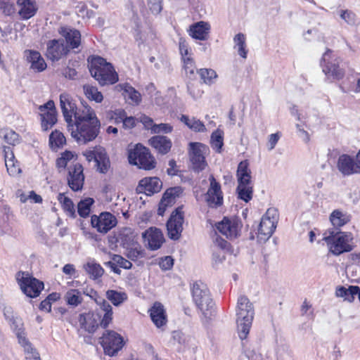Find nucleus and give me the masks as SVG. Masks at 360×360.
Returning a JSON list of instances; mask_svg holds the SVG:
<instances>
[{
  "mask_svg": "<svg viewBox=\"0 0 360 360\" xmlns=\"http://www.w3.org/2000/svg\"><path fill=\"white\" fill-rule=\"evenodd\" d=\"M89 296L93 298L98 307L96 312L89 311L81 314L79 316V323L81 328L89 333L96 331L99 326L103 328L108 327L112 321V307L104 298L100 297L97 292L91 290Z\"/></svg>",
  "mask_w": 360,
  "mask_h": 360,
  "instance_id": "1",
  "label": "nucleus"
},
{
  "mask_svg": "<svg viewBox=\"0 0 360 360\" xmlns=\"http://www.w3.org/2000/svg\"><path fill=\"white\" fill-rule=\"evenodd\" d=\"M329 252L335 256L352 251L355 247L354 236L351 232L341 231L336 229H328L323 233Z\"/></svg>",
  "mask_w": 360,
  "mask_h": 360,
  "instance_id": "2",
  "label": "nucleus"
},
{
  "mask_svg": "<svg viewBox=\"0 0 360 360\" xmlns=\"http://www.w3.org/2000/svg\"><path fill=\"white\" fill-rule=\"evenodd\" d=\"M89 69L91 76L101 86L114 84L118 81V75L112 65L100 56L88 58Z\"/></svg>",
  "mask_w": 360,
  "mask_h": 360,
  "instance_id": "3",
  "label": "nucleus"
},
{
  "mask_svg": "<svg viewBox=\"0 0 360 360\" xmlns=\"http://www.w3.org/2000/svg\"><path fill=\"white\" fill-rule=\"evenodd\" d=\"M193 300L198 309L205 316L212 315L214 302L207 285L201 282H195L191 288Z\"/></svg>",
  "mask_w": 360,
  "mask_h": 360,
  "instance_id": "4",
  "label": "nucleus"
},
{
  "mask_svg": "<svg viewBox=\"0 0 360 360\" xmlns=\"http://www.w3.org/2000/svg\"><path fill=\"white\" fill-rule=\"evenodd\" d=\"M342 59L333 54L331 49H327L322 56L320 65L327 79L340 80L345 75L341 67Z\"/></svg>",
  "mask_w": 360,
  "mask_h": 360,
  "instance_id": "5",
  "label": "nucleus"
},
{
  "mask_svg": "<svg viewBox=\"0 0 360 360\" xmlns=\"http://www.w3.org/2000/svg\"><path fill=\"white\" fill-rule=\"evenodd\" d=\"M72 137L80 144H85L94 141L100 132L101 124L94 122L92 124H74L68 125Z\"/></svg>",
  "mask_w": 360,
  "mask_h": 360,
  "instance_id": "6",
  "label": "nucleus"
},
{
  "mask_svg": "<svg viewBox=\"0 0 360 360\" xmlns=\"http://www.w3.org/2000/svg\"><path fill=\"white\" fill-rule=\"evenodd\" d=\"M128 159L131 165H136L141 169L150 170L155 167V159L149 149L140 143L129 150Z\"/></svg>",
  "mask_w": 360,
  "mask_h": 360,
  "instance_id": "7",
  "label": "nucleus"
},
{
  "mask_svg": "<svg viewBox=\"0 0 360 360\" xmlns=\"http://www.w3.org/2000/svg\"><path fill=\"white\" fill-rule=\"evenodd\" d=\"M278 220L276 209L269 208L262 217L258 227L257 238L259 241H266L274 233Z\"/></svg>",
  "mask_w": 360,
  "mask_h": 360,
  "instance_id": "8",
  "label": "nucleus"
},
{
  "mask_svg": "<svg viewBox=\"0 0 360 360\" xmlns=\"http://www.w3.org/2000/svg\"><path fill=\"white\" fill-rule=\"evenodd\" d=\"M18 283L22 292L26 296L35 298L40 295L44 289V283L38 279L30 276L28 274L19 272L17 276Z\"/></svg>",
  "mask_w": 360,
  "mask_h": 360,
  "instance_id": "9",
  "label": "nucleus"
},
{
  "mask_svg": "<svg viewBox=\"0 0 360 360\" xmlns=\"http://www.w3.org/2000/svg\"><path fill=\"white\" fill-rule=\"evenodd\" d=\"M101 339L105 354L110 356L117 354L124 345L123 338L114 330H106Z\"/></svg>",
  "mask_w": 360,
  "mask_h": 360,
  "instance_id": "10",
  "label": "nucleus"
},
{
  "mask_svg": "<svg viewBox=\"0 0 360 360\" xmlns=\"http://www.w3.org/2000/svg\"><path fill=\"white\" fill-rule=\"evenodd\" d=\"M209 181L210 186L205 193V201L209 207L217 209L222 206L224 203V195L221 184L212 174L210 175Z\"/></svg>",
  "mask_w": 360,
  "mask_h": 360,
  "instance_id": "11",
  "label": "nucleus"
},
{
  "mask_svg": "<svg viewBox=\"0 0 360 360\" xmlns=\"http://www.w3.org/2000/svg\"><path fill=\"white\" fill-rule=\"evenodd\" d=\"M207 149V147L203 143H189L188 153L194 171L199 172L205 168L207 164L205 153Z\"/></svg>",
  "mask_w": 360,
  "mask_h": 360,
  "instance_id": "12",
  "label": "nucleus"
},
{
  "mask_svg": "<svg viewBox=\"0 0 360 360\" xmlns=\"http://www.w3.org/2000/svg\"><path fill=\"white\" fill-rule=\"evenodd\" d=\"M184 212L181 207H178L172 213L167 222L168 237L174 240L179 239L183 231Z\"/></svg>",
  "mask_w": 360,
  "mask_h": 360,
  "instance_id": "13",
  "label": "nucleus"
},
{
  "mask_svg": "<svg viewBox=\"0 0 360 360\" xmlns=\"http://www.w3.org/2000/svg\"><path fill=\"white\" fill-rule=\"evenodd\" d=\"M254 315V308H249V311H245L242 309L236 312L237 332L241 340L247 338L252 326Z\"/></svg>",
  "mask_w": 360,
  "mask_h": 360,
  "instance_id": "14",
  "label": "nucleus"
},
{
  "mask_svg": "<svg viewBox=\"0 0 360 360\" xmlns=\"http://www.w3.org/2000/svg\"><path fill=\"white\" fill-rule=\"evenodd\" d=\"M117 222L116 217L108 212H102L99 216L94 214L91 218L92 227L101 233H107L116 226Z\"/></svg>",
  "mask_w": 360,
  "mask_h": 360,
  "instance_id": "15",
  "label": "nucleus"
},
{
  "mask_svg": "<svg viewBox=\"0 0 360 360\" xmlns=\"http://www.w3.org/2000/svg\"><path fill=\"white\" fill-rule=\"evenodd\" d=\"M41 116V128L44 131H48L51 129L57 122V113L54 102L49 101L44 105L39 107Z\"/></svg>",
  "mask_w": 360,
  "mask_h": 360,
  "instance_id": "16",
  "label": "nucleus"
},
{
  "mask_svg": "<svg viewBox=\"0 0 360 360\" xmlns=\"http://www.w3.org/2000/svg\"><path fill=\"white\" fill-rule=\"evenodd\" d=\"M337 168L345 176L360 174V163L357 162L354 158L347 154L339 156Z\"/></svg>",
  "mask_w": 360,
  "mask_h": 360,
  "instance_id": "17",
  "label": "nucleus"
},
{
  "mask_svg": "<svg viewBox=\"0 0 360 360\" xmlns=\"http://www.w3.org/2000/svg\"><path fill=\"white\" fill-rule=\"evenodd\" d=\"M69 53L63 39H51L46 43V56L51 61H58Z\"/></svg>",
  "mask_w": 360,
  "mask_h": 360,
  "instance_id": "18",
  "label": "nucleus"
},
{
  "mask_svg": "<svg viewBox=\"0 0 360 360\" xmlns=\"http://www.w3.org/2000/svg\"><path fill=\"white\" fill-rule=\"evenodd\" d=\"M84 176L81 164L76 162L68 167V184L74 191H78L83 187Z\"/></svg>",
  "mask_w": 360,
  "mask_h": 360,
  "instance_id": "19",
  "label": "nucleus"
},
{
  "mask_svg": "<svg viewBox=\"0 0 360 360\" xmlns=\"http://www.w3.org/2000/svg\"><path fill=\"white\" fill-rule=\"evenodd\" d=\"M217 229L226 238L233 239L238 237L241 224L237 219H229L224 217L216 224Z\"/></svg>",
  "mask_w": 360,
  "mask_h": 360,
  "instance_id": "20",
  "label": "nucleus"
},
{
  "mask_svg": "<svg viewBox=\"0 0 360 360\" xmlns=\"http://www.w3.org/2000/svg\"><path fill=\"white\" fill-rule=\"evenodd\" d=\"M60 105L68 125L72 123V117L77 109L75 100L68 94L63 93L60 95Z\"/></svg>",
  "mask_w": 360,
  "mask_h": 360,
  "instance_id": "21",
  "label": "nucleus"
},
{
  "mask_svg": "<svg viewBox=\"0 0 360 360\" xmlns=\"http://www.w3.org/2000/svg\"><path fill=\"white\" fill-rule=\"evenodd\" d=\"M4 315L5 319L8 321L18 340H19L20 337L26 336L23 321L20 317L14 313L12 307H5L4 308Z\"/></svg>",
  "mask_w": 360,
  "mask_h": 360,
  "instance_id": "22",
  "label": "nucleus"
},
{
  "mask_svg": "<svg viewBox=\"0 0 360 360\" xmlns=\"http://www.w3.org/2000/svg\"><path fill=\"white\" fill-rule=\"evenodd\" d=\"M142 237L146 245L151 250L159 249L165 240L162 231L155 227H150L145 231Z\"/></svg>",
  "mask_w": 360,
  "mask_h": 360,
  "instance_id": "23",
  "label": "nucleus"
},
{
  "mask_svg": "<svg viewBox=\"0 0 360 360\" xmlns=\"http://www.w3.org/2000/svg\"><path fill=\"white\" fill-rule=\"evenodd\" d=\"M162 183L158 177H146L139 181L136 191L151 195L158 193L162 188Z\"/></svg>",
  "mask_w": 360,
  "mask_h": 360,
  "instance_id": "24",
  "label": "nucleus"
},
{
  "mask_svg": "<svg viewBox=\"0 0 360 360\" xmlns=\"http://www.w3.org/2000/svg\"><path fill=\"white\" fill-rule=\"evenodd\" d=\"M59 34L63 37L68 49H77L81 44V34L75 29L62 27L58 30Z\"/></svg>",
  "mask_w": 360,
  "mask_h": 360,
  "instance_id": "25",
  "label": "nucleus"
},
{
  "mask_svg": "<svg viewBox=\"0 0 360 360\" xmlns=\"http://www.w3.org/2000/svg\"><path fill=\"white\" fill-rule=\"evenodd\" d=\"M24 55L27 62L30 63V68L34 72H40L46 68V63L39 51L25 50Z\"/></svg>",
  "mask_w": 360,
  "mask_h": 360,
  "instance_id": "26",
  "label": "nucleus"
},
{
  "mask_svg": "<svg viewBox=\"0 0 360 360\" xmlns=\"http://www.w3.org/2000/svg\"><path fill=\"white\" fill-rule=\"evenodd\" d=\"M148 311L152 321L158 328L166 325L167 314L162 303L155 302Z\"/></svg>",
  "mask_w": 360,
  "mask_h": 360,
  "instance_id": "27",
  "label": "nucleus"
},
{
  "mask_svg": "<svg viewBox=\"0 0 360 360\" xmlns=\"http://www.w3.org/2000/svg\"><path fill=\"white\" fill-rule=\"evenodd\" d=\"M13 214L8 205L0 200V231L9 233L12 231L11 221Z\"/></svg>",
  "mask_w": 360,
  "mask_h": 360,
  "instance_id": "28",
  "label": "nucleus"
},
{
  "mask_svg": "<svg viewBox=\"0 0 360 360\" xmlns=\"http://www.w3.org/2000/svg\"><path fill=\"white\" fill-rule=\"evenodd\" d=\"M210 30V25L209 23L200 21L190 26L188 33L192 38L204 41L207 39Z\"/></svg>",
  "mask_w": 360,
  "mask_h": 360,
  "instance_id": "29",
  "label": "nucleus"
},
{
  "mask_svg": "<svg viewBox=\"0 0 360 360\" xmlns=\"http://www.w3.org/2000/svg\"><path fill=\"white\" fill-rule=\"evenodd\" d=\"M17 4L20 7L18 13L23 20L33 17L38 9L36 2L32 0H18Z\"/></svg>",
  "mask_w": 360,
  "mask_h": 360,
  "instance_id": "30",
  "label": "nucleus"
},
{
  "mask_svg": "<svg viewBox=\"0 0 360 360\" xmlns=\"http://www.w3.org/2000/svg\"><path fill=\"white\" fill-rule=\"evenodd\" d=\"M236 176L238 179V186H252L250 170L248 168L247 161H242L238 164Z\"/></svg>",
  "mask_w": 360,
  "mask_h": 360,
  "instance_id": "31",
  "label": "nucleus"
},
{
  "mask_svg": "<svg viewBox=\"0 0 360 360\" xmlns=\"http://www.w3.org/2000/svg\"><path fill=\"white\" fill-rule=\"evenodd\" d=\"M149 143L158 153L165 155L171 149L172 143L165 136H154L149 139Z\"/></svg>",
  "mask_w": 360,
  "mask_h": 360,
  "instance_id": "32",
  "label": "nucleus"
},
{
  "mask_svg": "<svg viewBox=\"0 0 360 360\" xmlns=\"http://www.w3.org/2000/svg\"><path fill=\"white\" fill-rule=\"evenodd\" d=\"M5 165L11 176H16L21 172L18 164L15 162V157L11 147L4 146L3 149Z\"/></svg>",
  "mask_w": 360,
  "mask_h": 360,
  "instance_id": "33",
  "label": "nucleus"
},
{
  "mask_svg": "<svg viewBox=\"0 0 360 360\" xmlns=\"http://www.w3.org/2000/svg\"><path fill=\"white\" fill-rule=\"evenodd\" d=\"M329 219L333 225L331 229L340 230L342 226L350 221L351 215L347 212L337 209L330 213Z\"/></svg>",
  "mask_w": 360,
  "mask_h": 360,
  "instance_id": "34",
  "label": "nucleus"
},
{
  "mask_svg": "<svg viewBox=\"0 0 360 360\" xmlns=\"http://www.w3.org/2000/svg\"><path fill=\"white\" fill-rule=\"evenodd\" d=\"M83 269L89 278L93 280L101 278L104 274L103 268L94 259H89L86 263L84 264Z\"/></svg>",
  "mask_w": 360,
  "mask_h": 360,
  "instance_id": "35",
  "label": "nucleus"
},
{
  "mask_svg": "<svg viewBox=\"0 0 360 360\" xmlns=\"http://www.w3.org/2000/svg\"><path fill=\"white\" fill-rule=\"evenodd\" d=\"M115 89L118 91H123V96L136 104H139L141 101L140 93L127 83L119 84Z\"/></svg>",
  "mask_w": 360,
  "mask_h": 360,
  "instance_id": "36",
  "label": "nucleus"
},
{
  "mask_svg": "<svg viewBox=\"0 0 360 360\" xmlns=\"http://www.w3.org/2000/svg\"><path fill=\"white\" fill-rule=\"evenodd\" d=\"M99 150L95 165L98 172L101 174H106L110 167V159L103 148H101Z\"/></svg>",
  "mask_w": 360,
  "mask_h": 360,
  "instance_id": "37",
  "label": "nucleus"
},
{
  "mask_svg": "<svg viewBox=\"0 0 360 360\" xmlns=\"http://www.w3.org/2000/svg\"><path fill=\"white\" fill-rule=\"evenodd\" d=\"M180 121L195 132H204L206 131V127L203 122L195 117L191 118L186 115H182L180 117Z\"/></svg>",
  "mask_w": 360,
  "mask_h": 360,
  "instance_id": "38",
  "label": "nucleus"
},
{
  "mask_svg": "<svg viewBox=\"0 0 360 360\" xmlns=\"http://www.w3.org/2000/svg\"><path fill=\"white\" fill-rule=\"evenodd\" d=\"M359 286L350 285L348 288L344 286H339L336 288L335 295L338 297H343L345 300L352 302L354 296L356 295Z\"/></svg>",
  "mask_w": 360,
  "mask_h": 360,
  "instance_id": "39",
  "label": "nucleus"
},
{
  "mask_svg": "<svg viewBox=\"0 0 360 360\" xmlns=\"http://www.w3.org/2000/svg\"><path fill=\"white\" fill-rule=\"evenodd\" d=\"M106 298L114 306L118 307L127 300L128 296L125 292L108 290L106 291Z\"/></svg>",
  "mask_w": 360,
  "mask_h": 360,
  "instance_id": "40",
  "label": "nucleus"
},
{
  "mask_svg": "<svg viewBox=\"0 0 360 360\" xmlns=\"http://www.w3.org/2000/svg\"><path fill=\"white\" fill-rule=\"evenodd\" d=\"M66 143V139L63 134L58 130L51 132L49 136V145L51 149L57 150L62 148Z\"/></svg>",
  "mask_w": 360,
  "mask_h": 360,
  "instance_id": "41",
  "label": "nucleus"
},
{
  "mask_svg": "<svg viewBox=\"0 0 360 360\" xmlns=\"http://www.w3.org/2000/svg\"><path fill=\"white\" fill-rule=\"evenodd\" d=\"M210 145L216 153H221L224 146V132L219 129L214 131L210 137Z\"/></svg>",
  "mask_w": 360,
  "mask_h": 360,
  "instance_id": "42",
  "label": "nucleus"
},
{
  "mask_svg": "<svg viewBox=\"0 0 360 360\" xmlns=\"http://www.w3.org/2000/svg\"><path fill=\"white\" fill-rule=\"evenodd\" d=\"M245 41L246 37L243 33L237 34L233 38L235 48H237L238 55L244 59H246L248 56Z\"/></svg>",
  "mask_w": 360,
  "mask_h": 360,
  "instance_id": "43",
  "label": "nucleus"
},
{
  "mask_svg": "<svg viewBox=\"0 0 360 360\" xmlns=\"http://www.w3.org/2000/svg\"><path fill=\"white\" fill-rule=\"evenodd\" d=\"M83 90L85 96L89 100L94 101L96 103H101L103 100L102 93L99 91L96 86L90 84H85L83 86Z\"/></svg>",
  "mask_w": 360,
  "mask_h": 360,
  "instance_id": "44",
  "label": "nucleus"
},
{
  "mask_svg": "<svg viewBox=\"0 0 360 360\" xmlns=\"http://www.w3.org/2000/svg\"><path fill=\"white\" fill-rule=\"evenodd\" d=\"M0 136L9 145L15 146L20 143V136L11 129H3L0 131Z\"/></svg>",
  "mask_w": 360,
  "mask_h": 360,
  "instance_id": "45",
  "label": "nucleus"
},
{
  "mask_svg": "<svg viewBox=\"0 0 360 360\" xmlns=\"http://www.w3.org/2000/svg\"><path fill=\"white\" fill-rule=\"evenodd\" d=\"M119 238L124 246L131 247L135 245L136 235L130 228H124L122 230Z\"/></svg>",
  "mask_w": 360,
  "mask_h": 360,
  "instance_id": "46",
  "label": "nucleus"
},
{
  "mask_svg": "<svg viewBox=\"0 0 360 360\" xmlns=\"http://www.w3.org/2000/svg\"><path fill=\"white\" fill-rule=\"evenodd\" d=\"M58 200L61 204L63 210L72 217H75V210L73 202L70 198L66 197L64 193H59L58 195Z\"/></svg>",
  "mask_w": 360,
  "mask_h": 360,
  "instance_id": "47",
  "label": "nucleus"
},
{
  "mask_svg": "<svg viewBox=\"0 0 360 360\" xmlns=\"http://www.w3.org/2000/svg\"><path fill=\"white\" fill-rule=\"evenodd\" d=\"M65 300L69 305L77 307L82 302L81 293L78 290L71 289L65 295Z\"/></svg>",
  "mask_w": 360,
  "mask_h": 360,
  "instance_id": "48",
  "label": "nucleus"
},
{
  "mask_svg": "<svg viewBox=\"0 0 360 360\" xmlns=\"http://www.w3.org/2000/svg\"><path fill=\"white\" fill-rule=\"evenodd\" d=\"M94 202L93 198H86L82 200L77 205V212L81 217L86 218L91 211V206Z\"/></svg>",
  "mask_w": 360,
  "mask_h": 360,
  "instance_id": "49",
  "label": "nucleus"
},
{
  "mask_svg": "<svg viewBox=\"0 0 360 360\" xmlns=\"http://www.w3.org/2000/svg\"><path fill=\"white\" fill-rule=\"evenodd\" d=\"M236 192L239 199L248 202L252 198L253 188L252 186H237Z\"/></svg>",
  "mask_w": 360,
  "mask_h": 360,
  "instance_id": "50",
  "label": "nucleus"
},
{
  "mask_svg": "<svg viewBox=\"0 0 360 360\" xmlns=\"http://www.w3.org/2000/svg\"><path fill=\"white\" fill-rule=\"evenodd\" d=\"M200 78L205 84H212L217 77L216 72L212 69L202 68L198 72Z\"/></svg>",
  "mask_w": 360,
  "mask_h": 360,
  "instance_id": "51",
  "label": "nucleus"
},
{
  "mask_svg": "<svg viewBox=\"0 0 360 360\" xmlns=\"http://www.w3.org/2000/svg\"><path fill=\"white\" fill-rule=\"evenodd\" d=\"M339 15L341 19L349 25H354L356 22V14L350 10H340Z\"/></svg>",
  "mask_w": 360,
  "mask_h": 360,
  "instance_id": "52",
  "label": "nucleus"
},
{
  "mask_svg": "<svg viewBox=\"0 0 360 360\" xmlns=\"http://www.w3.org/2000/svg\"><path fill=\"white\" fill-rule=\"evenodd\" d=\"M73 154L72 152L66 150L56 160V167L58 169H65L68 165L69 161L73 158Z\"/></svg>",
  "mask_w": 360,
  "mask_h": 360,
  "instance_id": "53",
  "label": "nucleus"
},
{
  "mask_svg": "<svg viewBox=\"0 0 360 360\" xmlns=\"http://www.w3.org/2000/svg\"><path fill=\"white\" fill-rule=\"evenodd\" d=\"M0 11L6 15H11L15 13L14 3L11 0H0Z\"/></svg>",
  "mask_w": 360,
  "mask_h": 360,
  "instance_id": "54",
  "label": "nucleus"
},
{
  "mask_svg": "<svg viewBox=\"0 0 360 360\" xmlns=\"http://www.w3.org/2000/svg\"><path fill=\"white\" fill-rule=\"evenodd\" d=\"M181 192V188L180 187H173L168 188L164 193L162 198L165 199L172 205L174 202L175 198L178 197Z\"/></svg>",
  "mask_w": 360,
  "mask_h": 360,
  "instance_id": "55",
  "label": "nucleus"
},
{
  "mask_svg": "<svg viewBox=\"0 0 360 360\" xmlns=\"http://www.w3.org/2000/svg\"><path fill=\"white\" fill-rule=\"evenodd\" d=\"M173 130V127L167 123L155 124L151 127V131L154 134H169Z\"/></svg>",
  "mask_w": 360,
  "mask_h": 360,
  "instance_id": "56",
  "label": "nucleus"
},
{
  "mask_svg": "<svg viewBox=\"0 0 360 360\" xmlns=\"http://www.w3.org/2000/svg\"><path fill=\"white\" fill-rule=\"evenodd\" d=\"M134 246V247L131 246V248L127 247L128 251L127 256L131 260H136L138 258L143 257V250L140 245L135 244Z\"/></svg>",
  "mask_w": 360,
  "mask_h": 360,
  "instance_id": "57",
  "label": "nucleus"
},
{
  "mask_svg": "<svg viewBox=\"0 0 360 360\" xmlns=\"http://www.w3.org/2000/svg\"><path fill=\"white\" fill-rule=\"evenodd\" d=\"M249 308H254L249 299L245 295H240L238 298L236 312L243 309V311H249Z\"/></svg>",
  "mask_w": 360,
  "mask_h": 360,
  "instance_id": "58",
  "label": "nucleus"
},
{
  "mask_svg": "<svg viewBox=\"0 0 360 360\" xmlns=\"http://www.w3.org/2000/svg\"><path fill=\"white\" fill-rule=\"evenodd\" d=\"M18 340V343L23 347L25 358L29 356L31 353L36 352L37 349L33 347L32 344L27 338L26 336L20 337Z\"/></svg>",
  "mask_w": 360,
  "mask_h": 360,
  "instance_id": "59",
  "label": "nucleus"
},
{
  "mask_svg": "<svg viewBox=\"0 0 360 360\" xmlns=\"http://www.w3.org/2000/svg\"><path fill=\"white\" fill-rule=\"evenodd\" d=\"M96 122V124H101L100 120L96 116V112H90L88 115L84 117H81L79 120H73L74 124H92V122Z\"/></svg>",
  "mask_w": 360,
  "mask_h": 360,
  "instance_id": "60",
  "label": "nucleus"
},
{
  "mask_svg": "<svg viewBox=\"0 0 360 360\" xmlns=\"http://www.w3.org/2000/svg\"><path fill=\"white\" fill-rule=\"evenodd\" d=\"M112 260L115 262L119 267L123 268L124 269H130L132 266L131 262L118 255H114L112 257Z\"/></svg>",
  "mask_w": 360,
  "mask_h": 360,
  "instance_id": "61",
  "label": "nucleus"
},
{
  "mask_svg": "<svg viewBox=\"0 0 360 360\" xmlns=\"http://www.w3.org/2000/svg\"><path fill=\"white\" fill-rule=\"evenodd\" d=\"M179 49L182 60L185 58H189L191 49L188 47V44L184 38H180L179 41Z\"/></svg>",
  "mask_w": 360,
  "mask_h": 360,
  "instance_id": "62",
  "label": "nucleus"
},
{
  "mask_svg": "<svg viewBox=\"0 0 360 360\" xmlns=\"http://www.w3.org/2000/svg\"><path fill=\"white\" fill-rule=\"evenodd\" d=\"M94 112V110L90 107L89 105L82 104V108L77 109L76 113L75 114V120H79L81 117H84L88 115L89 113Z\"/></svg>",
  "mask_w": 360,
  "mask_h": 360,
  "instance_id": "63",
  "label": "nucleus"
},
{
  "mask_svg": "<svg viewBox=\"0 0 360 360\" xmlns=\"http://www.w3.org/2000/svg\"><path fill=\"white\" fill-rule=\"evenodd\" d=\"M150 10L154 14H158L162 9V0H148Z\"/></svg>",
  "mask_w": 360,
  "mask_h": 360,
  "instance_id": "64",
  "label": "nucleus"
}]
</instances>
